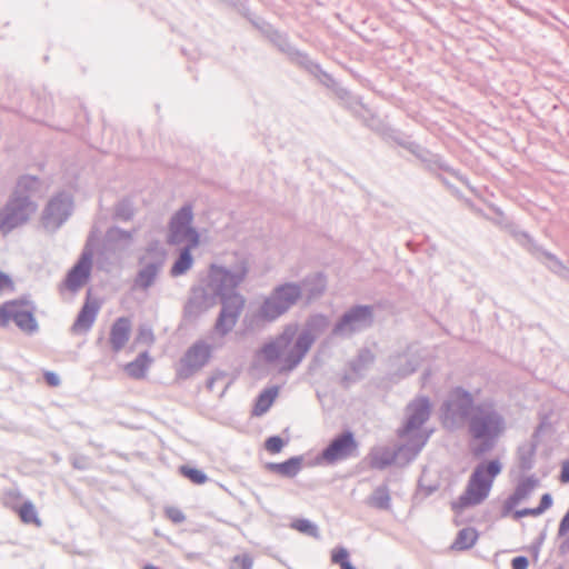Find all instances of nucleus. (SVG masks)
I'll return each mask as SVG.
<instances>
[{
	"label": "nucleus",
	"mask_w": 569,
	"mask_h": 569,
	"mask_svg": "<svg viewBox=\"0 0 569 569\" xmlns=\"http://www.w3.org/2000/svg\"><path fill=\"white\" fill-rule=\"evenodd\" d=\"M546 536H547L546 530H543L529 547V551L535 559H538L540 548L546 539Z\"/></svg>",
	"instance_id": "60"
},
{
	"label": "nucleus",
	"mask_w": 569,
	"mask_h": 569,
	"mask_svg": "<svg viewBox=\"0 0 569 569\" xmlns=\"http://www.w3.org/2000/svg\"><path fill=\"white\" fill-rule=\"evenodd\" d=\"M71 465L74 469L87 470L89 469L91 461L86 456H76L71 459Z\"/></svg>",
	"instance_id": "61"
},
{
	"label": "nucleus",
	"mask_w": 569,
	"mask_h": 569,
	"mask_svg": "<svg viewBox=\"0 0 569 569\" xmlns=\"http://www.w3.org/2000/svg\"><path fill=\"white\" fill-rule=\"evenodd\" d=\"M430 438V433H417L407 436L405 443L399 445L393 451L397 455V463L400 466L409 465L421 452Z\"/></svg>",
	"instance_id": "21"
},
{
	"label": "nucleus",
	"mask_w": 569,
	"mask_h": 569,
	"mask_svg": "<svg viewBox=\"0 0 569 569\" xmlns=\"http://www.w3.org/2000/svg\"><path fill=\"white\" fill-rule=\"evenodd\" d=\"M260 353L267 363H277L279 361L283 362L284 359V357H282L284 352L272 341L263 343L260 348Z\"/></svg>",
	"instance_id": "45"
},
{
	"label": "nucleus",
	"mask_w": 569,
	"mask_h": 569,
	"mask_svg": "<svg viewBox=\"0 0 569 569\" xmlns=\"http://www.w3.org/2000/svg\"><path fill=\"white\" fill-rule=\"evenodd\" d=\"M147 257L142 256L139 258V264L141 268L138 270L133 287L141 290H148L156 282L163 264L159 262L146 261Z\"/></svg>",
	"instance_id": "24"
},
{
	"label": "nucleus",
	"mask_w": 569,
	"mask_h": 569,
	"mask_svg": "<svg viewBox=\"0 0 569 569\" xmlns=\"http://www.w3.org/2000/svg\"><path fill=\"white\" fill-rule=\"evenodd\" d=\"M14 302L6 301L0 306V327L6 328L9 325V308L13 307Z\"/></svg>",
	"instance_id": "59"
},
{
	"label": "nucleus",
	"mask_w": 569,
	"mask_h": 569,
	"mask_svg": "<svg viewBox=\"0 0 569 569\" xmlns=\"http://www.w3.org/2000/svg\"><path fill=\"white\" fill-rule=\"evenodd\" d=\"M330 326L327 315L317 312L307 317L303 327L297 336L293 346L284 355L280 372H290L305 359L319 336L323 335Z\"/></svg>",
	"instance_id": "4"
},
{
	"label": "nucleus",
	"mask_w": 569,
	"mask_h": 569,
	"mask_svg": "<svg viewBox=\"0 0 569 569\" xmlns=\"http://www.w3.org/2000/svg\"><path fill=\"white\" fill-rule=\"evenodd\" d=\"M368 505L379 509L389 510L391 507V497L387 483L379 485L368 498Z\"/></svg>",
	"instance_id": "37"
},
{
	"label": "nucleus",
	"mask_w": 569,
	"mask_h": 569,
	"mask_svg": "<svg viewBox=\"0 0 569 569\" xmlns=\"http://www.w3.org/2000/svg\"><path fill=\"white\" fill-rule=\"evenodd\" d=\"M252 26L267 39L277 29L270 22L266 21L263 18L256 19L254 21H252Z\"/></svg>",
	"instance_id": "55"
},
{
	"label": "nucleus",
	"mask_w": 569,
	"mask_h": 569,
	"mask_svg": "<svg viewBox=\"0 0 569 569\" xmlns=\"http://www.w3.org/2000/svg\"><path fill=\"white\" fill-rule=\"evenodd\" d=\"M238 320L239 319L232 315L220 310L214 321L213 329L219 336L224 337L233 330Z\"/></svg>",
	"instance_id": "42"
},
{
	"label": "nucleus",
	"mask_w": 569,
	"mask_h": 569,
	"mask_svg": "<svg viewBox=\"0 0 569 569\" xmlns=\"http://www.w3.org/2000/svg\"><path fill=\"white\" fill-rule=\"evenodd\" d=\"M300 300L302 292L300 284L295 281H286L272 288L270 293L261 302L258 315L261 319L272 322L286 315Z\"/></svg>",
	"instance_id": "7"
},
{
	"label": "nucleus",
	"mask_w": 569,
	"mask_h": 569,
	"mask_svg": "<svg viewBox=\"0 0 569 569\" xmlns=\"http://www.w3.org/2000/svg\"><path fill=\"white\" fill-rule=\"evenodd\" d=\"M146 253L150 257L149 261L159 262L160 264L166 263L167 250L160 244L158 240H152L147 244Z\"/></svg>",
	"instance_id": "47"
},
{
	"label": "nucleus",
	"mask_w": 569,
	"mask_h": 569,
	"mask_svg": "<svg viewBox=\"0 0 569 569\" xmlns=\"http://www.w3.org/2000/svg\"><path fill=\"white\" fill-rule=\"evenodd\" d=\"M410 153L413 154L422 164L423 169L435 176L439 171H443L450 173L455 178H457L461 183L467 187L469 186V179L467 176L462 174L459 170L451 167L448 161L439 153H435L420 143L416 142L410 146Z\"/></svg>",
	"instance_id": "16"
},
{
	"label": "nucleus",
	"mask_w": 569,
	"mask_h": 569,
	"mask_svg": "<svg viewBox=\"0 0 569 569\" xmlns=\"http://www.w3.org/2000/svg\"><path fill=\"white\" fill-rule=\"evenodd\" d=\"M252 557L249 553H241L232 558L229 569H252Z\"/></svg>",
	"instance_id": "50"
},
{
	"label": "nucleus",
	"mask_w": 569,
	"mask_h": 569,
	"mask_svg": "<svg viewBox=\"0 0 569 569\" xmlns=\"http://www.w3.org/2000/svg\"><path fill=\"white\" fill-rule=\"evenodd\" d=\"M154 341L152 329L148 326H140L137 331L136 342L151 345Z\"/></svg>",
	"instance_id": "53"
},
{
	"label": "nucleus",
	"mask_w": 569,
	"mask_h": 569,
	"mask_svg": "<svg viewBox=\"0 0 569 569\" xmlns=\"http://www.w3.org/2000/svg\"><path fill=\"white\" fill-rule=\"evenodd\" d=\"M350 557L349 551L345 547H336L331 551V561L335 565L340 566L345 560Z\"/></svg>",
	"instance_id": "57"
},
{
	"label": "nucleus",
	"mask_w": 569,
	"mask_h": 569,
	"mask_svg": "<svg viewBox=\"0 0 569 569\" xmlns=\"http://www.w3.org/2000/svg\"><path fill=\"white\" fill-rule=\"evenodd\" d=\"M298 68L316 78L320 84L330 89L333 93L337 91V88L341 87L340 83L330 73L325 71L320 63L311 59L309 54L302 60Z\"/></svg>",
	"instance_id": "26"
},
{
	"label": "nucleus",
	"mask_w": 569,
	"mask_h": 569,
	"mask_svg": "<svg viewBox=\"0 0 569 569\" xmlns=\"http://www.w3.org/2000/svg\"><path fill=\"white\" fill-rule=\"evenodd\" d=\"M468 427L470 451L481 458L492 451L506 431V419L492 401L479 402Z\"/></svg>",
	"instance_id": "2"
},
{
	"label": "nucleus",
	"mask_w": 569,
	"mask_h": 569,
	"mask_svg": "<svg viewBox=\"0 0 569 569\" xmlns=\"http://www.w3.org/2000/svg\"><path fill=\"white\" fill-rule=\"evenodd\" d=\"M418 369V362L413 359H407L395 372V376L399 379H403L415 373Z\"/></svg>",
	"instance_id": "52"
},
{
	"label": "nucleus",
	"mask_w": 569,
	"mask_h": 569,
	"mask_svg": "<svg viewBox=\"0 0 569 569\" xmlns=\"http://www.w3.org/2000/svg\"><path fill=\"white\" fill-rule=\"evenodd\" d=\"M38 204L33 199L9 194L0 209V232L8 236L13 230L26 226L37 212Z\"/></svg>",
	"instance_id": "9"
},
{
	"label": "nucleus",
	"mask_w": 569,
	"mask_h": 569,
	"mask_svg": "<svg viewBox=\"0 0 569 569\" xmlns=\"http://www.w3.org/2000/svg\"><path fill=\"white\" fill-rule=\"evenodd\" d=\"M217 301L221 305L220 310L228 312L238 319L246 306V298L240 292L217 298Z\"/></svg>",
	"instance_id": "34"
},
{
	"label": "nucleus",
	"mask_w": 569,
	"mask_h": 569,
	"mask_svg": "<svg viewBox=\"0 0 569 569\" xmlns=\"http://www.w3.org/2000/svg\"><path fill=\"white\" fill-rule=\"evenodd\" d=\"M164 515L170 521H172L176 525H180L186 520V515L178 507H166Z\"/></svg>",
	"instance_id": "54"
},
{
	"label": "nucleus",
	"mask_w": 569,
	"mask_h": 569,
	"mask_svg": "<svg viewBox=\"0 0 569 569\" xmlns=\"http://www.w3.org/2000/svg\"><path fill=\"white\" fill-rule=\"evenodd\" d=\"M490 208L498 216L496 223L501 224L508 229L516 241L533 257L540 260V256H542L547 260L543 263L551 272L569 280V269L556 254L547 251L542 246L538 244L527 231L519 230L515 223L507 219L503 211L499 207L491 204Z\"/></svg>",
	"instance_id": "6"
},
{
	"label": "nucleus",
	"mask_w": 569,
	"mask_h": 569,
	"mask_svg": "<svg viewBox=\"0 0 569 569\" xmlns=\"http://www.w3.org/2000/svg\"><path fill=\"white\" fill-rule=\"evenodd\" d=\"M393 463H397V455L390 448H383L371 455V467L375 469L385 470Z\"/></svg>",
	"instance_id": "41"
},
{
	"label": "nucleus",
	"mask_w": 569,
	"mask_h": 569,
	"mask_svg": "<svg viewBox=\"0 0 569 569\" xmlns=\"http://www.w3.org/2000/svg\"><path fill=\"white\" fill-rule=\"evenodd\" d=\"M403 420L397 429L398 438L417 433H430L423 431L422 427L429 421L432 413V402L428 396L419 395L410 400L403 409Z\"/></svg>",
	"instance_id": "11"
},
{
	"label": "nucleus",
	"mask_w": 569,
	"mask_h": 569,
	"mask_svg": "<svg viewBox=\"0 0 569 569\" xmlns=\"http://www.w3.org/2000/svg\"><path fill=\"white\" fill-rule=\"evenodd\" d=\"M73 212V197L68 191L54 193L42 209L40 222L42 227L53 233L58 231Z\"/></svg>",
	"instance_id": "12"
},
{
	"label": "nucleus",
	"mask_w": 569,
	"mask_h": 569,
	"mask_svg": "<svg viewBox=\"0 0 569 569\" xmlns=\"http://www.w3.org/2000/svg\"><path fill=\"white\" fill-rule=\"evenodd\" d=\"M380 137L386 142L392 141L408 151H410V146L416 143V141L410 140L409 136L403 133L401 130L391 127L390 124H387Z\"/></svg>",
	"instance_id": "39"
},
{
	"label": "nucleus",
	"mask_w": 569,
	"mask_h": 569,
	"mask_svg": "<svg viewBox=\"0 0 569 569\" xmlns=\"http://www.w3.org/2000/svg\"><path fill=\"white\" fill-rule=\"evenodd\" d=\"M375 309L370 305H352L343 311L335 322L330 336L333 338H351L373 326Z\"/></svg>",
	"instance_id": "8"
},
{
	"label": "nucleus",
	"mask_w": 569,
	"mask_h": 569,
	"mask_svg": "<svg viewBox=\"0 0 569 569\" xmlns=\"http://www.w3.org/2000/svg\"><path fill=\"white\" fill-rule=\"evenodd\" d=\"M248 273L249 263L244 256L236 254L234 261L228 266L210 263L207 276L190 288V296L183 306V318L197 319L217 303V298L239 293L238 288Z\"/></svg>",
	"instance_id": "1"
},
{
	"label": "nucleus",
	"mask_w": 569,
	"mask_h": 569,
	"mask_svg": "<svg viewBox=\"0 0 569 569\" xmlns=\"http://www.w3.org/2000/svg\"><path fill=\"white\" fill-rule=\"evenodd\" d=\"M43 380L49 387H58L61 383L60 377L53 371H44Z\"/></svg>",
	"instance_id": "62"
},
{
	"label": "nucleus",
	"mask_w": 569,
	"mask_h": 569,
	"mask_svg": "<svg viewBox=\"0 0 569 569\" xmlns=\"http://www.w3.org/2000/svg\"><path fill=\"white\" fill-rule=\"evenodd\" d=\"M268 40L274 46L278 51L286 56L287 60L299 67L302 60L308 56V52L298 49L291 41L288 33L276 29Z\"/></svg>",
	"instance_id": "23"
},
{
	"label": "nucleus",
	"mask_w": 569,
	"mask_h": 569,
	"mask_svg": "<svg viewBox=\"0 0 569 569\" xmlns=\"http://www.w3.org/2000/svg\"><path fill=\"white\" fill-rule=\"evenodd\" d=\"M539 485L535 475L527 476L518 481L512 493H510L502 503L500 517L507 518L513 509L526 500L535 488Z\"/></svg>",
	"instance_id": "18"
},
{
	"label": "nucleus",
	"mask_w": 569,
	"mask_h": 569,
	"mask_svg": "<svg viewBox=\"0 0 569 569\" xmlns=\"http://www.w3.org/2000/svg\"><path fill=\"white\" fill-rule=\"evenodd\" d=\"M131 321L127 317L117 318L110 327V345L113 352L121 351L129 341Z\"/></svg>",
	"instance_id": "27"
},
{
	"label": "nucleus",
	"mask_w": 569,
	"mask_h": 569,
	"mask_svg": "<svg viewBox=\"0 0 569 569\" xmlns=\"http://www.w3.org/2000/svg\"><path fill=\"white\" fill-rule=\"evenodd\" d=\"M290 528H292L308 537H312V538L320 537L318 526L315 522H312L311 520L306 519V518L293 519L290 523Z\"/></svg>",
	"instance_id": "44"
},
{
	"label": "nucleus",
	"mask_w": 569,
	"mask_h": 569,
	"mask_svg": "<svg viewBox=\"0 0 569 569\" xmlns=\"http://www.w3.org/2000/svg\"><path fill=\"white\" fill-rule=\"evenodd\" d=\"M213 348L207 341H194L183 353L177 368V377L181 380L191 378L208 365L212 358Z\"/></svg>",
	"instance_id": "15"
},
{
	"label": "nucleus",
	"mask_w": 569,
	"mask_h": 569,
	"mask_svg": "<svg viewBox=\"0 0 569 569\" xmlns=\"http://www.w3.org/2000/svg\"><path fill=\"white\" fill-rule=\"evenodd\" d=\"M302 465L303 456H292L282 462H267L264 468L270 472L292 479L300 472Z\"/></svg>",
	"instance_id": "30"
},
{
	"label": "nucleus",
	"mask_w": 569,
	"mask_h": 569,
	"mask_svg": "<svg viewBox=\"0 0 569 569\" xmlns=\"http://www.w3.org/2000/svg\"><path fill=\"white\" fill-rule=\"evenodd\" d=\"M42 180L33 174H21L18 177L11 194L16 197H27L32 199L33 196L42 190Z\"/></svg>",
	"instance_id": "29"
},
{
	"label": "nucleus",
	"mask_w": 569,
	"mask_h": 569,
	"mask_svg": "<svg viewBox=\"0 0 569 569\" xmlns=\"http://www.w3.org/2000/svg\"><path fill=\"white\" fill-rule=\"evenodd\" d=\"M99 310L100 302L98 300L91 299V289H89L87 291L86 300L78 311L71 326V332L74 335L88 332L92 328Z\"/></svg>",
	"instance_id": "19"
},
{
	"label": "nucleus",
	"mask_w": 569,
	"mask_h": 569,
	"mask_svg": "<svg viewBox=\"0 0 569 569\" xmlns=\"http://www.w3.org/2000/svg\"><path fill=\"white\" fill-rule=\"evenodd\" d=\"M287 441L278 435L270 436L264 441V448L270 453H279L286 446Z\"/></svg>",
	"instance_id": "51"
},
{
	"label": "nucleus",
	"mask_w": 569,
	"mask_h": 569,
	"mask_svg": "<svg viewBox=\"0 0 569 569\" xmlns=\"http://www.w3.org/2000/svg\"><path fill=\"white\" fill-rule=\"evenodd\" d=\"M298 284H300L305 305L309 306L323 296L327 290L328 278L322 271L311 272L306 274Z\"/></svg>",
	"instance_id": "20"
},
{
	"label": "nucleus",
	"mask_w": 569,
	"mask_h": 569,
	"mask_svg": "<svg viewBox=\"0 0 569 569\" xmlns=\"http://www.w3.org/2000/svg\"><path fill=\"white\" fill-rule=\"evenodd\" d=\"M502 471L498 458L480 461L469 476L465 491L451 503L455 512L482 503L489 496L496 477Z\"/></svg>",
	"instance_id": "3"
},
{
	"label": "nucleus",
	"mask_w": 569,
	"mask_h": 569,
	"mask_svg": "<svg viewBox=\"0 0 569 569\" xmlns=\"http://www.w3.org/2000/svg\"><path fill=\"white\" fill-rule=\"evenodd\" d=\"M194 248L196 247H191V244H186L179 250L169 271L171 277L177 278L183 276L192 268L194 259L191 251Z\"/></svg>",
	"instance_id": "32"
},
{
	"label": "nucleus",
	"mask_w": 569,
	"mask_h": 569,
	"mask_svg": "<svg viewBox=\"0 0 569 569\" xmlns=\"http://www.w3.org/2000/svg\"><path fill=\"white\" fill-rule=\"evenodd\" d=\"M363 113H366V111H363ZM368 113H369V117L363 114V118H358V119L361 120L362 123L367 128H369L371 131H373L378 136H381L382 131L385 130V128L387 127L388 123L385 122L379 117H377L376 114L371 113L370 111Z\"/></svg>",
	"instance_id": "48"
},
{
	"label": "nucleus",
	"mask_w": 569,
	"mask_h": 569,
	"mask_svg": "<svg viewBox=\"0 0 569 569\" xmlns=\"http://www.w3.org/2000/svg\"><path fill=\"white\" fill-rule=\"evenodd\" d=\"M529 559L526 556H517L511 559V569H528Z\"/></svg>",
	"instance_id": "63"
},
{
	"label": "nucleus",
	"mask_w": 569,
	"mask_h": 569,
	"mask_svg": "<svg viewBox=\"0 0 569 569\" xmlns=\"http://www.w3.org/2000/svg\"><path fill=\"white\" fill-rule=\"evenodd\" d=\"M358 449L355 433L350 429L336 435L329 443L315 457V466H332L353 457Z\"/></svg>",
	"instance_id": "13"
},
{
	"label": "nucleus",
	"mask_w": 569,
	"mask_h": 569,
	"mask_svg": "<svg viewBox=\"0 0 569 569\" xmlns=\"http://www.w3.org/2000/svg\"><path fill=\"white\" fill-rule=\"evenodd\" d=\"M335 96L340 101V106L348 110L355 118H363V111L369 112L362 99L342 86L337 88Z\"/></svg>",
	"instance_id": "28"
},
{
	"label": "nucleus",
	"mask_w": 569,
	"mask_h": 569,
	"mask_svg": "<svg viewBox=\"0 0 569 569\" xmlns=\"http://www.w3.org/2000/svg\"><path fill=\"white\" fill-rule=\"evenodd\" d=\"M478 539V531L475 528L467 527L458 531L451 549L463 551L472 548Z\"/></svg>",
	"instance_id": "38"
},
{
	"label": "nucleus",
	"mask_w": 569,
	"mask_h": 569,
	"mask_svg": "<svg viewBox=\"0 0 569 569\" xmlns=\"http://www.w3.org/2000/svg\"><path fill=\"white\" fill-rule=\"evenodd\" d=\"M553 503V499L551 493L546 492L540 497L539 505L537 507H533V510L538 516H541L543 512H546L549 508H551Z\"/></svg>",
	"instance_id": "56"
},
{
	"label": "nucleus",
	"mask_w": 569,
	"mask_h": 569,
	"mask_svg": "<svg viewBox=\"0 0 569 569\" xmlns=\"http://www.w3.org/2000/svg\"><path fill=\"white\" fill-rule=\"evenodd\" d=\"M475 398L463 387H455L440 406L441 421L445 428L456 430L465 423L469 425L477 411Z\"/></svg>",
	"instance_id": "5"
},
{
	"label": "nucleus",
	"mask_w": 569,
	"mask_h": 569,
	"mask_svg": "<svg viewBox=\"0 0 569 569\" xmlns=\"http://www.w3.org/2000/svg\"><path fill=\"white\" fill-rule=\"evenodd\" d=\"M299 331V325L297 322H290L288 325H286L282 329V331L276 336L274 339H272L271 341L279 347L280 350H282L283 352H286L287 350L289 351V347L293 346L295 343V340L297 338V336L299 335L298 333Z\"/></svg>",
	"instance_id": "36"
},
{
	"label": "nucleus",
	"mask_w": 569,
	"mask_h": 569,
	"mask_svg": "<svg viewBox=\"0 0 569 569\" xmlns=\"http://www.w3.org/2000/svg\"><path fill=\"white\" fill-rule=\"evenodd\" d=\"M10 302H14V306L9 308V321L12 320L20 330L27 333L37 332L39 326L33 315L34 306L32 301L28 297H20L10 300Z\"/></svg>",
	"instance_id": "17"
},
{
	"label": "nucleus",
	"mask_w": 569,
	"mask_h": 569,
	"mask_svg": "<svg viewBox=\"0 0 569 569\" xmlns=\"http://www.w3.org/2000/svg\"><path fill=\"white\" fill-rule=\"evenodd\" d=\"M21 500L22 495L18 489H10L3 492L2 505L13 512H16L19 508L20 503L22 502Z\"/></svg>",
	"instance_id": "49"
},
{
	"label": "nucleus",
	"mask_w": 569,
	"mask_h": 569,
	"mask_svg": "<svg viewBox=\"0 0 569 569\" xmlns=\"http://www.w3.org/2000/svg\"><path fill=\"white\" fill-rule=\"evenodd\" d=\"M280 387L271 386L264 388L259 395L256 397L251 413L256 417H261L269 411L273 402L276 401L279 395Z\"/></svg>",
	"instance_id": "31"
},
{
	"label": "nucleus",
	"mask_w": 569,
	"mask_h": 569,
	"mask_svg": "<svg viewBox=\"0 0 569 569\" xmlns=\"http://www.w3.org/2000/svg\"><path fill=\"white\" fill-rule=\"evenodd\" d=\"M439 487H440L439 482H435V483H430V485H425L422 482V480L420 479L418 481V492H417V495L422 493L423 498H428L431 495H433L436 491H438Z\"/></svg>",
	"instance_id": "58"
},
{
	"label": "nucleus",
	"mask_w": 569,
	"mask_h": 569,
	"mask_svg": "<svg viewBox=\"0 0 569 569\" xmlns=\"http://www.w3.org/2000/svg\"><path fill=\"white\" fill-rule=\"evenodd\" d=\"M14 513H17L23 525H33L38 528L42 526V520L38 515L36 506L29 499L23 500Z\"/></svg>",
	"instance_id": "35"
},
{
	"label": "nucleus",
	"mask_w": 569,
	"mask_h": 569,
	"mask_svg": "<svg viewBox=\"0 0 569 569\" xmlns=\"http://www.w3.org/2000/svg\"><path fill=\"white\" fill-rule=\"evenodd\" d=\"M92 266L93 249L90 239H88L76 263L67 271L60 284V290L67 289L71 293H77L90 281Z\"/></svg>",
	"instance_id": "14"
},
{
	"label": "nucleus",
	"mask_w": 569,
	"mask_h": 569,
	"mask_svg": "<svg viewBox=\"0 0 569 569\" xmlns=\"http://www.w3.org/2000/svg\"><path fill=\"white\" fill-rule=\"evenodd\" d=\"M192 204L187 202L180 207L170 218L168 223L167 243L179 246L182 243L198 247L200 234L192 226L193 221Z\"/></svg>",
	"instance_id": "10"
},
{
	"label": "nucleus",
	"mask_w": 569,
	"mask_h": 569,
	"mask_svg": "<svg viewBox=\"0 0 569 569\" xmlns=\"http://www.w3.org/2000/svg\"><path fill=\"white\" fill-rule=\"evenodd\" d=\"M133 216L134 207L129 198H122L114 204L113 219L127 222L132 220Z\"/></svg>",
	"instance_id": "43"
},
{
	"label": "nucleus",
	"mask_w": 569,
	"mask_h": 569,
	"mask_svg": "<svg viewBox=\"0 0 569 569\" xmlns=\"http://www.w3.org/2000/svg\"><path fill=\"white\" fill-rule=\"evenodd\" d=\"M545 428V421H541L532 433V440L518 447V467L522 472L529 471L535 466V456L538 447L537 438Z\"/></svg>",
	"instance_id": "25"
},
{
	"label": "nucleus",
	"mask_w": 569,
	"mask_h": 569,
	"mask_svg": "<svg viewBox=\"0 0 569 569\" xmlns=\"http://www.w3.org/2000/svg\"><path fill=\"white\" fill-rule=\"evenodd\" d=\"M375 355L368 348H362L359 350L357 357L349 361L350 370L356 375L361 377V372L371 363L375 362Z\"/></svg>",
	"instance_id": "40"
},
{
	"label": "nucleus",
	"mask_w": 569,
	"mask_h": 569,
	"mask_svg": "<svg viewBox=\"0 0 569 569\" xmlns=\"http://www.w3.org/2000/svg\"><path fill=\"white\" fill-rule=\"evenodd\" d=\"M179 472L194 485H203L208 481V476L204 471L189 465L180 466Z\"/></svg>",
	"instance_id": "46"
},
{
	"label": "nucleus",
	"mask_w": 569,
	"mask_h": 569,
	"mask_svg": "<svg viewBox=\"0 0 569 569\" xmlns=\"http://www.w3.org/2000/svg\"><path fill=\"white\" fill-rule=\"evenodd\" d=\"M152 362L148 351L140 352L134 360L127 363L124 371L130 378L142 379L146 377L147 370Z\"/></svg>",
	"instance_id": "33"
},
{
	"label": "nucleus",
	"mask_w": 569,
	"mask_h": 569,
	"mask_svg": "<svg viewBox=\"0 0 569 569\" xmlns=\"http://www.w3.org/2000/svg\"><path fill=\"white\" fill-rule=\"evenodd\" d=\"M134 231H128L117 226L108 228L102 240L103 252L116 254L127 250L132 243Z\"/></svg>",
	"instance_id": "22"
},
{
	"label": "nucleus",
	"mask_w": 569,
	"mask_h": 569,
	"mask_svg": "<svg viewBox=\"0 0 569 569\" xmlns=\"http://www.w3.org/2000/svg\"><path fill=\"white\" fill-rule=\"evenodd\" d=\"M558 479L561 483H569V459H566L561 462V469Z\"/></svg>",
	"instance_id": "64"
}]
</instances>
